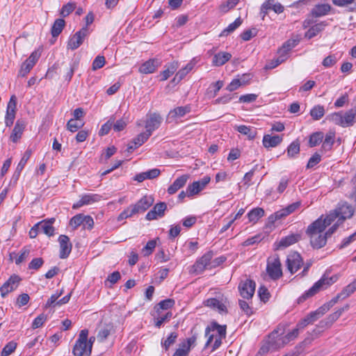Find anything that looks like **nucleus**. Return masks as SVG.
<instances>
[{
  "label": "nucleus",
  "instance_id": "7ed1b4c3",
  "mask_svg": "<svg viewBox=\"0 0 356 356\" xmlns=\"http://www.w3.org/2000/svg\"><path fill=\"white\" fill-rule=\"evenodd\" d=\"M354 209L351 204L345 201L339 202L336 208L331 210L323 218L331 225L337 218L339 222H343L346 219L352 218L354 214Z\"/></svg>",
  "mask_w": 356,
  "mask_h": 356
},
{
  "label": "nucleus",
  "instance_id": "680f3d73",
  "mask_svg": "<svg viewBox=\"0 0 356 356\" xmlns=\"http://www.w3.org/2000/svg\"><path fill=\"white\" fill-rule=\"evenodd\" d=\"M75 8L76 3L74 2H69L62 7L60 14L63 17H65L68 16Z\"/></svg>",
  "mask_w": 356,
  "mask_h": 356
},
{
  "label": "nucleus",
  "instance_id": "aec40b11",
  "mask_svg": "<svg viewBox=\"0 0 356 356\" xmlns=\"http://www.w3.org/2000/svg\"><path fill=\"white\" fill-rule=\"evenodd\" d=\"M161 63L156 58H151L143 63L139 67V72L141 74L154 73L160 66Z\"/></svg>",
  "mask_w": 356,
  "mask_h": 356
},
{
  "label": "nucleus",
  "instance_id": "f257e3e1",
  "mask_svg": "<svg viewBox=\"0 0 356 356\" xmlns=\"http://www.w3.org/2000/svg\"><path fill=\"white\" fill-rule=\"evenodd\" d=\"M330 225L322 215L307 227L306 234L309 237L310 244L314 248L320 249L326 245L327 238L323 232Z\"/></svg>",
  "mask_w": 356,
  "mask_h": 356
},
{
  "label": "nucleus",
  "instance_id": "6ab92c4d",
  "mask_svg": "<svg viewBox=\"0 0 356 356\" xmlns=\"http://www.w3.org/2000/svg\"><path fill=\"white\" fill-rule=\"evenodd\" d=\"M324 314L322 312V309L318 308L316 311L310 312L308 315H307L304 318L300 321L297 324L298 327L302 328V330L307 327L309 324H312L314 322L317 321L320 317H321Z\"/></svg>",
  "mask_w": 356,
  "mask_h": 356
},
{
  "label": "nucleus",
  "instance_id": "6e6d98bb",
  "mask_svg": "<svg viewBox=\"0 0 356 356\" xmlns=\"http://www.w3.org/2000/svg\"><path fill=\"white\" fill-rule=\"evenodd\" d=\"M302 330V328L298 327L297 324L296 327L293 330L288 332L286 335L283 336V339L284 340V342H286V345L289 343L291 341H293L295 339H296L299 334L300 330Z\"/></svg>",
  "mask_w": 356,
  "mask_h": 356
},
{
  "label": "nucleus",
  "instance_id": "a878e982",
  "mask_svg": "<svg viewBox=\"0 0 356 356\" xmlns=\"http://www.w3.org/2000/svg\"><path fill=\"white\" fill-rule=\"evenodd\" d=\"M282 140L283 138L281 136L265 134L263 137L262 143L264 147L269 149L279 145L282 143Z\"/></svg>",
  "mask_w": 356,
  "mask_h": 356
},
{
  "label": "nucleus",
  "instance_id": "bf43d9fd",
  "mask_svg": "<svg viewBox=\"0 0 356 356\" xmlns=\"http://www.w3.org/2000/svg\"><path fill=\"white\" fill-rule=\"evenodd\" d=\"M356 291V278L341 291L345 298L349 297Z\"/></svg>",
  "mask_w": 356,
  "mask_h": 356
},
{
  "label": "nucleus",
  "instance_id": "c9c22d12",
  "mask_svg": "<svg viewBox=\"0 0 356 356\" xmlns=\"http://www.w3.org/2000/svg\"><path fill=\"white\" fill-rule=\"evenodd\" d=\"M327 24L325 22H321L318 24H316L312 26L308 31L305 33V36L308 39H312L315 37L317 34L324 30Z\"/></svg>",
  "mask_w": 356,
  "mask_h": 356
},
{
  "label": "nucleus",
  "instance_id": "72a5a7b5",
  "mask_svg": "<svg viewBox=\"0 0 356 356\" xmlns=\"http://www.w3.org/2000/svg\"><path fill=\"white\" fill-rule=\"evenodd\" d=\"M331 9L329 4H318L316 5L311 11V15L315 17H319L327 15Z\"/></svg>",
  "mask_w": 356,
  "mask_h": 356
},
{
  "label": "nucleus",
  "instance_id": "338daca9",
  "mask_svg": "<svg viewBox=\"0 0 356 356\" xmlns=\"http://www.w3.org/2000/svg\"><path fill=\"white\" fill-rule=\"evenodd\" d=\"M83 223V214L79 213L72 217L70 220V225L73 229H77Z\"/></svg>",
  "mask_w": 356,
  "mask_h": 356
},
{
  "label": "nucleus",
  "instance_id": "39448f33",
  "mask_svg": "<svg viewBox=\"0 0 356 356\" xmlns=\"http://www.w3.org/2000/svg\"><path fill=\"white\" fill-rule=\"evenodd\" d=\"M286 327V325L280 323L268 334L266 340L274 351L283 348L286 345L282 336L285 332Z\"/></svg>",
  "mask_w": 356,
  "mask_h": 356
},
{
  "label": "nucleus",
  "instance_id": "13d9d810",
  "mask_svg": "<svg viewBox=\"0 0 356 356\" xmlns=\"http://www.w3.org/2000/svg\"><path fill=\"white\" fill-rule=\"evenodd\" d=\"M191 333H192V336L187 339L186 343H183L180 344V346H181L184 348H187L188 347L189 350H191V347L192 346L195 345V342H196L197 335H198V334L195 331V327H193L191 330Z\"/></svg>",
  "mask_w": 356,
  "mask_h": 356
},
{
  "label": "nucleus",
  "instance_id": "4d7b16f0",
  "mask_svg": "<svg viewBox=\"0 0 356 356\" xmlns=\"http://www.w3.org/2000/svg\"><path fill=\"white\" fill-rule=\"evenodd\" d=\"M84 123L78 120L70 119L67 123V129L71 132H75L83 126Z\"/></svg>",
  "mask_w": 356,
  "mask_h": 356
},
{
  "label": "nucleus",
  "instance_id": "4be33fe9",
  "mask_svg": "<svg viewBox=\"0 0 356 356\" xmlns=\"http://www.w3.org/2000/svg\"><path fill=\"white\" fill-rule=\"evenodd\" d=\"M191 108L189 105L184 106H178L174 109L170 111L167 120L169 122H172L177 120L178 118L184 117L186 114L190 113Z\"/></svg>",
  "mask_w": 356,
  "mask_h": 356
},
{
  "label": "nucleus",
  "instance_id": "a18cd8bd",
  "mask_svg": "<svg viewBox=\"0 0 356 356\" xmlns=\"http://www.w3.org/2000/svg\"><path fill=\"white\" fill-rule=\"evenodd\" d=\"M175 305V300L173 299L168 298L161 300L155 307V310L168 312L167 310L172 307Z\"/></svg>",
  "mask_w": 356,
  "mask_h": 356
},
{
  "label": "nucleus",
  "instance_id": "f704fd0d",
  "mask_svg": "<svg viewBox=\"0 0 356 356\" xmlns=\"http://www.w3.org/2000/svg\"><path fill=\"white\" fill-rule=\"evenodd\" d=\"M232 58V54L228 52H219L213 56L212 64L215 66H222Z\"/></svg>",
  "mask_w": 356,
  "mask_h": 356
},
{
  "label": "nucleus",
  "instance_id": "4468645a",
  "mask_svg": "<svg viewBox=\"0 0 356 356\" xmlns=\"http://www.w3.org/2000/svg\"><path fill=\"white\" fill-rule=\"evenodd\" d=\"M58 241L60 246L59 257L63 259L67 258L72 249L70 238L67 235L61 234L59 236Z\"/></svg>",
  "mask_w": 356,
  "mask_h": 356
},
{
  "label": "nucleus",
  "instance_id": "09e8293b",
  "mask_svg": "<svg viewBox=\"0 0 356 356\" xmlns=\"http://www.w3.org/2000/svg\"><path fill=\"white\" fill-rule=\"evenodd\" d=\"M178 334L177 332H173L170 334V335L167 337L164 341H161V346L167 351L169 348L173 345L176 339H177Z\"/></svg>",
  "mask_w": 356,
  "mask_h": 356
},
{
  "label": "nucleus",
  "instance_id": "4c0bfd02",
  "mask_svg": "<svg viewBox=\"0 0 356 356\" xmlns=\"http://www.w3.org/2000/svg\"><path fill=\"white\" fill-rule=\"evenodd\" d=\"M264 215V210L262 208L257 207L250 211L247 216L249 222L255 223Z\"/></svg>",
  "mask_w": 356,
  "mask_h": 356
},
{
  "label": "nucleus",
  "instance_id": "de8ad7c7",
  "mask_svg": "<svg viewBox=\"0 0 356 356\" xmlns=\"http://www.w3.org/2000/svg\"><path fill=\"white\" fill-rule=\"evenodd\" d=\"M37 227H38L40 232L44 233L49 236H51L54 234V227L49 225V224L47 225L43 221H40V222L37 223Z\"/></svg>",
  "mask_w": 356,
  "mask_h": 356
},
{
  "label": "nucleus",
  "instance_id": "f8f14e48",
  "mask_svg": "<svg viewBox=\"0 0 356 356\" xmlns=\"http://www.w3.org/2000/svg\"><path fill=\"white\" fill-rule=\"evenodd\" d=\"M17 109V98L15 95H12L7 104L6 113L5 116V125L10 127L13 124L15 119Z\"/></svg>",
  "mask_w": 356,
  "mask_h": 356
},
{
  "label": "nucleus",
  "instance_id": "ddd939ff",
  "mask_svg": "<svg viewBox=\"0 0 356 356\" xmlns=\"http://www.w3.org/2000/svg\"><path fill=\"white\" fill-rule=\"evenodd\" d=\"M256 284L250 279L241 281L238 284V290L240 295L245 299H250L252 298L255 291Z\"/></svg>",
  "mask_w": 356,
  "mask_h": 356
},
{
  "label": "nucleus",
  "instance_id": "774afa93",
  "mask_svg": "<svg viewBox=\"0 0 356 356\" xmlns=\"http://www.w3.org/2000/svg\"><path fill=\"white\" fill-rule=\"evenodd\" d=\"M47 320V316L44 314H41L38 316L32 323V328L36 329L42 326L44 322Z\"/></svg>",
  "mask_w": 356,
  "mask_h": 356
},
{
  "label": "nucleus",
  "instance_id": "f03ea898",
  "mask_svg": "<svg viewBox=\"0 0 356 356\" xmlns=\"http://www.w3.org/2000/svg\"><path fill=\"white\" fill-rule=\"evenodd\" d=\"M226 325H221L216 321H212L205 329V336L208 339L204 345V348H207L215 338L211 351L218 349L222 344V340L226 337Z\"/></svg>",
  "mask_w": 356,
  "mask_h": 356
},
{
  "label": "nucleus",
  "instance_id": "7c9ffc66",
  "mask_svg": "<svg viewBox=\"0 0 356 356\" xmlns=\"http://www.w3.org/2000/svg\"><path fill=\"white\" fill-rule=\"evenodd\" d=\"M165 67H166V69L162 71L160 74V76H161L160 80L161 81L167 80L177 71L179 67V63L178 61L174 60L165 65Z\"/></svg>",
  "mask_w": 356,
  "mask_h": 356
},
{
  "label": "nucleus",
  "instance_id": "a19ab883",
  "mask_svg": "<svg viewBox=\"0 0 356 356\" xmlns=\"http://www.w3.org/2000/svg\"><path fill=\"white\" fill-rule=\"evenodd\" d=\"M136 214H138V213L136 211L135 207L134 204H131L119 214L118 220L121 221L122 220L131 218Z\"/></svg>",
  "mask_w": 356,
  "mask_h": 356
},
{
  "label": "nucleus",
  "instance_id": "9d476101",
  "mask_svg": "<svg viewBox=\"0 0 356 356\" xmlns=\"http://www.w3.org/2000/svg\"><path fill=\"white\" fill-rule=\"evenodd\" d=\"M90 34L89 29L83 26L81 30L71 36L67 42V48L71 50L78 49L83 42L84 39Z\"/></svg>",
  "mask_w": 356,
  "mask_h": 356
},
{
  "label": "nucleus",
  "instance_id": "c03bdc74",
  "mask_svg": "<svg viewBox=\"0 0 356 356\" xmlns=\"http://www.w3.org/2000/svg\"><path fill=\"white\" fill-rule=\"evenodd\" d=\"M31 154H32V152L31 149H27L24 152L22 158L21 159L20 161L19 162V163L16 168L15 175H17V176L19 175L22 170L24 169V166L26 165L27 161L30 159Z\"/></svg>",
  "mask_w": 356,
  "mask_h": 356
},
{
  "label": "nucleus",
  "instance_id": "dca6fc26",
  "mask_svg": "<svg viewBox=\"0 0 356 356\" xmlns=\"http://www.w3.org/2000/svg\"><path fill=\"white\" fill-rule=\"evenodd\" d=\"M21 279L13 275L0 287L1 296L5 298L10 292L17 289Z\"/></svg>",
  "mask_w": 356,
  "mask_h": 356
},
{
  "label": "nucleus",
  "instance_id": "49530a36",
  "mask_svg": "<svg viewBox=\"0 0 356 356\" xmlns=\"http://www.w3.org/2000/svg\"><path fill=\"white\" fill-rule=\"evenodd\" d=\"M339 299H346L345 297H343V295H342L341 292L338 293L337 296L334 297L328 302L324 304L319 308L320 309H322L323 313L325 314L332 307H333L339 301Z\"/></svg>",
  "mask_w": 356,
  "mask_h": 356
},
{
  "label": "nucleus",
  "instance_id": "a211bd4d",
  "mask_svg": "<svg viewBox=\"0 0 356 356\" xmlns=\"http://www.w3.org/2000/svg\"><path fill=\"white\" fill-rule=\"evenodd\" d=\"M26 127V122L23 119H18L15 124L14 126V128L12 131V133L10 136V140L13 143H17L19 139L22 138L23 132L25 130V128Z\"/></svg>",
  "mask_w": 356,
  "mask_h": 356
},
{
  "label": "nucleus",
  "instance_id": "37998d69",
  "mask_svg": "<svg viewBox=\"0 0 356 356\" xmlns=\"http://www.w3.org/2000/svg\"><path fill=\"white\" fill-rule=\"evenodd\" d=\"M325 113L324 106L318 104L310 110L309 114L314 120H318L325 115Z\"/></svg>",
  "mask_w": 356,
  "mask_h": 356
},
{
  "label": "nucleus",
  "instance_id": "864d4df0",
  "mask_svg": "<svg viewBox=\"0 0 356 356\" xmlns=\"http://www.w3.org/2000/svg\"><path fill=\"white\" fill-rule=\"evenodd\" d=\"M17 343L14 341H9L5 345L1 353V356H9L16 349Z\"/></svg>",
  "mask_w": 356,
  "mask_h": 356
},
{
  "label": "nucleus",
  "instance_id": "e2e57ef3",
  "mask_svg": "<svg viewBox=\"0 0 356 356\" xmlns=\"http://www.w3.org/2000/svg\"><path fill=\"white\" fill-rule=\"evenodd\" d=\"M29 254H30V249L27 247H24L21 250L19 254L17 256V258L15 261V264L17 265H19L21 263H22L24 261H25L28 258Z\"/></svg>",
  "mask_w": 356,
  "mask_h": 356
},
{
  "label": "nucleus",
  "instance_id": "3c124183",
  "mask_svg": "<svg viewBox=\"0 0 356 356\" xmlns=\"http://www.w3.org/2000/svg\"><path fill=\"white\" fill-rule=\"evenodd\" d=\"M300 152V143L298 140L293 141L287 148V155L293 158Z\"/></svg>",
  "mask_w": 356,
  "mask_h": 356
},
{
  "label": "nucleus",
  "instance_id": "c756f323",
  "mask_svg": "<svg viewBox=\"0 0 356 356\" xmlns=\"http://www.w3.org/2000/svg\"><path fill=\"white\" fill-rule=\"evenodd\" d=\"M151 136L150 134L147 132H143L138 134L135 138H134L132 143L134 145H129L127 147V151L129 152H131L134 149L137 148L138 147L141 146L147 140V139Z\"/></svg>",
  "mask_w": 356,
  "mask_h": 356
},
{
  "label": "nucleus",
  "instance_id": "9b49d317",
  "mask_svg": "<svg viewBox=\"0 0 356 356\" xmlns=\"http://www.w3.org/2000/svg\"><path fill=\"white\" fill-rule=\"evenodd\" d=\"M281 266L282 265L279 257L274 258L271 261L268 260L266 272L272 280H277L282 276Z\"/></svg>",
  "mask_w": 356,
  "mask_h": 356
},
{
  "label": "nucleus",
  "instance_id": "052dcab7",
  "mask_svg": "<svg viewBox=\"0 0 356 356\" xmlns=\"http://www.w3.org/2000/svg\"><path fill=\"white\" fill-rule=\"evenodd\" d=\"M186 191L187 197H191L201 191L199 184L196 181H193L191 184H189L186 188Z\"/></svg>",
  "mask_w": 356,
  "mask_h": 356
},
{
  "label": "nucleus",
  "instance_id": "69168bd1",
  "mask_svg": "<svg viewBox=\"0 0 356 356\" xmlns=\"http://www.w3.org/2000/svg\"><path fill=\"white\" fill-rule=\"evenodd\" d=\"M258 295L260 298V300L264 302H268L270 297V293L265 286H259L258 289Z\"/></svg>",
  "mask_w": 356,
  "mask_h": 356
},
{
  "label": "nucleus",
  "instance_id": "f3484780",
  "mask_svg": "<svg viewBox=\"0 0 356 356\" xmlns=\"http://www.w3.org/2000/svg\"><path fill=\"white\" fill-rule=\"evenodd\" d=\"M147 116V119L145 122L146 132L152 135V133L160 127L163 119L160 114L157 113H148Z\"/></svg>",
  "mask_w": 356,
  "mask_h": 356
},
{
  "label": "nucleus",
  "instance_id": "58836bf2",
  "mask_svg": "<svg viewBox=\"0 0 356 356\" xmlns=\"http://www.w3.org/2000/svg\"><path fill=\"white\" fill-rule=\"evenodd\" d=\"M324 138V134L322 131H316L312 133L309 136V146L310 147H314L318 145L320 143L323 142Z\"/></svg>",
  "mask_w": 356,
  "mask_h": 356
},
{
  "label": "nucleus",
  "instance_id": "b1692460",
  "mask_svg": "<svg viewBox=\"0 0 356 356\" xmlns=\"http://www.w3.org/2000/svg\"><path fill=\"white\" fill-rule=\"evenodd\" d=\"M100 199H101V196L97 194L83 195L76 203H74L73 204L72 209H76L83 205L91 204L94 202H97L99 201Z\"/></svg>",
  "mask_w": 356,
  "mask_h": 356
},
{
  "label": "nucleus",
  "instance_id": "603ef678",
  "mask_svg": "<svg viewBox=\"0 0 356 356\" xmlns=\"http://www.w3.org/2000/svg\"><path fill=\"white\" fill-rule=\"evenodd\" d=\"M326 120L333 122L336 125H339L342 127V113L341 112H334L332 113L326 117Z\"/></svg>",
  "mask_w": 356,
  "mask_h": 356
},
{
  "label": "nucleus",
  "instance_id": "79ce46f5",
  "mask_svg": "<svg viewBox=\"0 0 356 356\" xmlns=\"http://www.w3.org/2000/svg\"><path fill=\"white\" fill-rule=\"evenodd\" d=\"M242 22L243 21L241 17L236 18L234 22L229 24V26L221 32L219 36H227L229 34L234 32L238 26H240L242 24Z\"/></svg>",
  "mask_w": 356,
  "mask_h": 356
},
{
  "label": "nucleus",
  "instance_id": "ea45409f",
  "mask_svg": "<svg viewBox=\"0 0 356 356\" xmlns=\"http://www.w3.org/2000/svg\"><path fill=\"white\" fill-rule=\"evenodd\" d=\"M65 22L63 19H56L51 27V33L53 37H58L62 32Z\"/></svg>",
  "mask_w": 356,
  "mask_h": 356
},
{
  "label": "nucleus",
  "instance_id": "8fccbe9b",
  "mask_svg": "<svg viewBox=\"0 0 356 356\" xmlns=\"http://www.w3.org/2000/svg\"><path fill=\"white\" fill-rule=\"evenodd\" d=\"M301 206V202L298 201L296 202H293L285 208H283L280 209V212L282 213L283 217H286L289 216V214L293 213L296 210H297Z\"/></svg>",
  "mask_w": 356,
  "mask_h": 356
},
{
  "label": "nucleus",
  "instance_id": "c85d7f7f",
  "mask_svg": "<svg viewBox=\"0 0 356 356\" xmlns=\"http://www.w3.org/2000/svg\"><path fill=\"white\" fill-rule=\"evenodd\" d=\"M301 238V235L300 234H291L285 237H283L280 241L277 248H286L298 241H299Z\"/></svg>",
  "mask_w": 356,
  "mask_h": 356
},
{
  "label": "nucleus",
  "instance_id": "5701e85b",
  "mask_svg": "<svg viewBox=\"0 0 356 356\" xmlns=\"http://www.w3.org/2000/svg\"><path fill=\"white\" fill-rule=\"evenodd\" d=\"M152 315L155 327L159 328L164 323L168 322L171 319L172 313L170 311L164 312L155 310V313Z\"/></svg>",
  "mask_w": 356,
  "mask_h": 356
},
{
  "label": "nucleus",
  "instance_id": "473e14b6",
  "mask_svg": "<svg viewBox=\"0 0 356 356\" xmlns=\"http://www.w3.org/2000/svg\"><path fill=\"white\" fill-rule=\"evenodd\" d=\"M356 110L350 109L342 114V127H348L354 124L355 122Z\"/></svg>",
  "mask_w": 356,
  "mask_h": 356
},
{
  "label": "nucleus",
  "instance_id": "5fc2aeb1",
  "mask_svg": "<svg viewBox=\"0 0 356 356\" xmlns=\"http://www.w3.org/2000/svg\"><path fill=\"white\" fill-rule=\"evenodd\" d=\"M156 245V241L155 239L149 241L145 246L142 249V253L144 257L149 256L154 250Z\"/></svg>",
  "mask_w": 356,
  "mask_h": 356
},
{
  "label": "nucleus",
  "instance_id": "bb28decb",
  "mask_svg": "<svg viewBox=\"0 0 356 356\" xmlns=\"http://www.w3.org/2000/svg\"><path fill=\"white\" fill-rule=\"evenodd\" d=\"M189 178L188 175H183L177 178L168 187V193L170 195L175 194L177 191L184 187Z\"/></svg>",
  "mask_w": 356,
  "mask_h": 356
},
{
  "label": "nucleus",
  "instance_id": "2eb2a0df",
  "mask_svg": "<svg viewBox=\"0 0 356 356\" xmlns=\"http://www.w3.org/2000/svg\"><path fill=\"white\" fill-rule=\"evenodd\" d=\"M302 264V259L299 253L293 252L288 255L286 265L287 268L291 273L293 274L296 273L300 269Z\"/></svg>",
  "mask_w": 356,
  "mask_h": 356
},
{
  "label": "nucleus",
  "instance_id": "1a4fd4ad",
  "mask_svg": "<svg viewBox=\"0 0 356 356\" xmlns=\"http://www.w3.org/2000/svg\"><path fill=\"white\" fill-rule=\"evenodd\" d=\"M213 257V251L210 250L207 252L192 266L191 273L199 275L204 272L207 267L210 268Z\"/></svg>",
  "mask_w": 356,
  "mask_h": 356
},
{
  "label": "nucleus",
  "instance_id": "423d86ee",
  "mask_svg": "<svg viewBox=\"0 0 356 356\" xmlns=\"http://www.w3.org/2000/svg\"><path fill=\"white\" fill-rule=\"evenodd\" d=\"M88 337V330L86 329L81 330L78 339L75 341L72 348V354L74 356H90L92 352L88 350L87 345V338Z\"/></svg>",
  "mask_w": 356,
  "mask_h": 356
},
{
  "label": "nucleus",
  "instance_id": "0e129e2a",
  "mask_svg": "<svg viewBox=\"0 0 356 356\" xmlns=\"http://www.w3.org/2000/svg\"><path fill=\"white\" fill-rule=\"evenodd\" d=\"M34 66L33 64L29 63L26 60L22 64L20 70L19 71V76L24 77L26 76L30 71L33 69Z\"/></svg>",
  "mask_w": 356,
  "mask_h": 356
},
{
  "label": "nucleus",
  "instance_id": "cd10ccee",
  "mask_svg": "<svg viewBox=\"0 0 356 356\" xmlns=\"http://www.w3.org/2000/svg\"><path fill=\"white\" fill-rule=\"evenodd\" d=\"M197 63V60L196 58H193L184 67H182L176 73L173 81L177 80V81H180L182 80L194 68Z\"/></svg>",
  "mask_w": 356,
  "mask_h": 356
},
{
  "label": "nucleus",
  "instance_id": "e433bc0d",
  "mask_svg": "<svg viewBox=\"0 0 356 356\" xmlns=\"http://www.w3.org/2000/svg\"><path fill=\"white\" fill-rule=\"evenodd\" d=\"M324 138L321 148L324 151H330L334 143L335 132L330 131L324 136Z\"/></svg>",
  "mask_w": 356,
  "mask_h": 356
},
{
  "label": "nucleus",
  "instance_id": "2f4dec72",
  "mask_svg": "<svg viewBox=\"0 0 356 356\" xmlns=\"http://www.w3.org/2000/svg\"><path fill=\"white\" fill-rule=\"evenodd\" d=\"M234 129L242 135L246 136L249 140L254 139L257 136V129L254 127L241 124L235 126Z\"/></svg>",
  "mask_w": 356,
  "mask_h": 356
},
{
  "label": "nucleus",
  "instance_id": "393cba45",
  "mask_svg": "<svg viewBox=\"0 0 356 356\" xmlns=\"http://www.w3.org/2000/svg\"><path fill=\"white\" fill-rule=\"evenodd\" d=\"M154 203V198L152 196H143L136 204H134L138 213H143L147 211Z\"/></svg>",
  "mask_w": 356,
  "mask_h": 356
},
{
  "label": "nucleus",
  "instance_id": "6e6552de",
  "mask_svg": "<svg viewBox=\"0 0 356 356\" xmlns=\"http://www.w3.org/2000/svg\"><path fill=\"white\" fill-rule=\"evenodd\" d=\"M296 45L295 40L286 41L279 50L280 54L276 59L266 65V68L273 69L287 59L288 53Z\"/></svg>",
  "mask_w": 356,
  "mask_h": 356
},
{
  "label": "nucleus",
  "instance_id": "0eeeda50",
  "mask_svg": "<svg viewBox=\"0 0 356 356\" xmlns=\"http://www.w3.org/2000/svg\"><path fill=\"white\" fill-rule=\"evenodd\" d=\"M204 304L220 314H227L229 301L226 296L223 294H218L215 298L207 299Z\"/></svg>",
  "mask_w": 356,
  "mask_h": 356
},
{
  "label": "nucleus",
  "instance_id": "412c9836",
  "mask_svg": "<svg viewBox=\"0 0 356 356\" xmlns=\"http://www.w3.org/2000/svg\"><path fill=\"white\" fill-rule=\"evenodd\" d=\"M167 209V205L165 202H159L156 204L153 209H151L145 216L147 220H152L157 218V217H162L164 216V212Z\"/></svg>",
  "mask_w": 356,
  "mask_h": 356
},
{
  "label": "nucleus",
  "instance_id": "20e7f679",
  "mask_svg": "<svg viewBox=\"0 0 356 356\" xmlns=\"http://www.w3.org/2000/svg\"><path fill=\"white\" fill-rule=\"evenodd\" d=\"M338 275H334L328 277L324 274L319 280L316 282L313 286L298 298V303L301 304L307 299L314 296L321 291L327 289L329 286L332 285L338 280Z\"/></svg>",
  "mask_w": 356,
  "mask_h": 356
}]
</instances>
